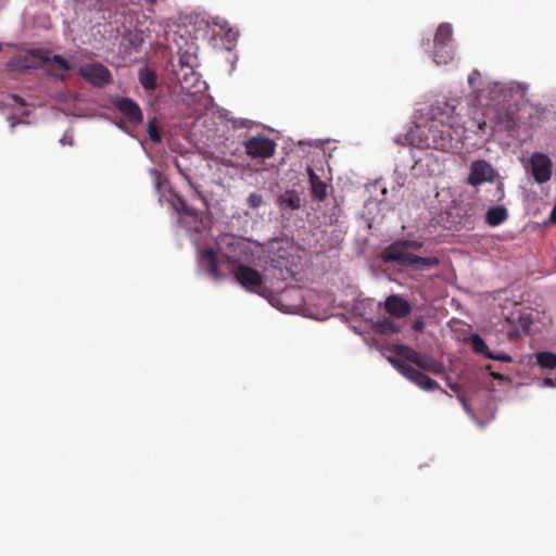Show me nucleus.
<instances>
[{"label": "nucleus", "instance_id": "nucleus-46", "mask_svg": "<svg viewBox=\"0 0 556 556\" xmlns=\"http://www.w3.org/2000/svg\"><path fill=\"white\" fill-rule=\"evenodd\" d=\"M450 387H451V389H452L454 392H457V389H456V387H455V386L450 384Z\"/></svg>", "mask_w": 556, "mask_h": 556}, {"label": "nucleus", "instance_id": "nucleus-42", "mask_svg": "<svg viewBox=\"0 0 556 556\" xmlns=\"http://www.w3.org/2000/svg\"><path fill=\"white\" fill-rule=\"evenodd\" d=\"M54 98L58 101H66V96L64 93H58V94L54 96Z\"/></svg>", "mask_w": 556, "mask_h": 556}, {"label": "nucleus", "instance_id": "nucleus-20", "mask_svg": "<svg viewBox=\"0 0 556 556\" xmlns=\"http://www.w3.org/2000/svg\"><path fill=\"white\" fill-rule=\"evenodd\" d=\"M469 343L476 353L484 355L486 358L509 363L513 357L507 353H493L489 350L484 340L478 333H472L469 337Z\"/></svg>", "mask_w": 556, "mask_h": 556}, {"label": "nucleus", "instance_id": "nucleus-40", "mask_svg": "<svg viewBox=\"0 0 556 556\" xmlns=\"http://www.w3.org/2000/svg\"><path fill=\"white\" fill-rule=\"evenodd\" d=\"M12 99H13L16 103H18L20 105H25V104H26V102L24 101V99H23V98H21L20 96L13 94V96H12Z\"/></svg>", "mask_w": 556, "mask_h": 556}, {"label": "nucleus", "instance_id": "nucleus-37", "mask_svg": "<svg viewBox=\"0 0 556 556\" xmlns=\"http://www.w3.org/2000/svg\"><path fill=\"white\" fill-rule=\"evenodd\" d=\"M540 388H556V378H549L546 377L544 380L539 384Z\"/></svg>", "mask_w": 556, "mask_h": 556}, {"label": "nucleus", "instance_id": "nucleus-9", "mask_svg": "<svg viewBox=\"0 0 556 556\" xmlns=\"http://www.w3.org/2000/svg\"><path fill=\"white\" fill-rule=\"evenodd\" d=\"M453 36V28L448 23L439 25L434 35V51L433 61L440 64H447L453 59V51L451 49V41Z\"/></svg>", "mask_w": 556, "mask_h": 556}, {"label": "nucleus", "instance_id": "nucleus-5", "mask_svg": "<svg viewBox=\"0 0 556 556\" xmlns=\"http://www.w3.org/2000/svg\"><path fill=\"white\" fill-rule=\"evenodd\" d=\"M218 249L228 263L229 270H233L236 264L249 261L251 253L245 239L230 233H224L217 239Z\"/></svg>", "mask_w": 556, "mask_h": 556}, {"label": "nucleus", "instance_id": "nucleus-44", "mask_svg": "<svg viewBox=\"0 0 556 556\" xmlns=\"http://www.w3.org/2000/svg\"><path fill=\"white\" fill-rule=\"evenodd\" d=\"M49 75L55 76V77H63V74H59L56 72H49Z\"/></svg>", "mask_w": 556, "mask_h": 556}, {"label": "nucleus", "instance_id": "nucleus-27", "mask_svg": "<svg viewBox=\"0 0 556 556\" xmlns=\"http://www.w3.org/2000/svg\"><path fill=\"white\" fill-rule=\"evenodd\" d=\"M536 364L541 369L556 368V354L548 351L539 352L535 355Z\"/></svg>", "mask_w": 556, "mask_h": 556}, {"label": "nucleus", "instance_id": "nucleus-30", "mask_svg": "<svg viewBox=\"0 0 556 556\" xmlns=\"http://www.w3.org/2000/svg\"><path fill=\"white\" fill-rule=\"evenodd\" d=\"M50 62L53 63V70H59L61 72H68L73 67V65L60 54H50Z\"/></svg>", "mask_w": 556, "mask_h": 556}, {"label": "nucleus", "instance_id": "nucleus-41", "mask_svg": "<svg viewBox=\"0 0 556 556\" xmlns=\"http://www.w3.org/2000/svg\"><path fill=\"white\" fill-rule=\"evenodd\" d=\"M549 220L556 223V203H555V206L553 207V210H552V212L549 214Z\"/></svg>", "mask_w": 556, "mask_h": 556}, {"label": "nucleus", "instance_id": "nucleus-39", "mask_svg": "<svg viewBox=\"0 0 556 556\" xmlns=\"http://www.w3.org/2000/svg\"><path fill=\"white\" fill-rule=\"evenodd\" d=\"M424 327H425V324L421 319L419 320H416L414 324H413V329L415 331H422L424 330Z\"/></svg>", "mask_w": 556, "mask_h": 556}, {"label": "nucleus", "instance_id": "nucleus-1", "mask_svg": "<svg viewBox=\"0 0 556 556\" xmlns=\"http://www.w3.org/2000/svg\"><path fill=\"white\" fill-rule=\"evenodd\" d=\"M468 85L472 89L467 97L468 115L482 130L488 119H495L510 130L515 125L514 112L510 103H518L526 97L528 87L517 81H486L478 70H473L468 76Z\"/></svg>", "mask_w": 556, "mask_h": 556}, {"label": "nucleus", "instance_id": "nucleus-23", "mask_svg": "<svg viewBox=\"0 0 556 556\" xmlns=\"http://www.w3.org/2000/svg\"><path fill=\"white\" fill-rule=\"evenodd\" d=\"M307 174L309 178L311 191L315 199L323 201L327 194V185L314 172L312 166H307Z\"/></svg>", "mask_w": 556, "mask_h": 556}, {"label": "nucleus", "instance_id": "nucleus-26", "mask_svg": "<svg viewBox=\"0 0 556 556\" xmlns=\"http://www.w3.org/2000/svg\"><path fill=\"white\" fill-rule=\"evenodd\" d=\"M198 66V58L194 52L185 51L180 52L178 56V64L174 66V73L176 74V71H188L195 70Z\"/></svg>", "mask_w": 556, "mask_h": 556}, {"label": "nucleus", "instance_id": "nucleus-16", "mask_svg": "<svg viewBox=\"0 0 556 556\" xmlns=\"http://www.w3.org/2000/svg\"><path fill=\"white\" fill-rule=\"evenodd\" d=\"M114 106L123 114L125 121L132 127L143 122V113L139 104L128 97H118L113 101Z\"/></svg>", "mask_w": 556, "mask_h": 556}, {"label": "nucleus", "instance_id": "nucleus-45", "mask_svg": "<svg viewBox=\"0 0 556 556\" xmlns=\"http://www.w3.org/2000/svg\"><path fill=\"white\" fill-rule=\"evenodd\" d=\"M493 417H494V413L490 409L489 420H491Z\"/></svg>", "mask_w": 556, "mask_h": 556}, {"label": "nucleus", "instance_id": "nucleus-33", "mask_svg": "<svg viewBox=\"0 0 556 556\" xmlns=\"http://www.w3.org/2000/svg\"><path fill=\"white\" fill-rule=\"evenodd\" d=\"M222 30L224 31V35L228 41V43H231L233 41L237 40L238 36H239V33L238 30L233 29V28H230L228 27L227 28V23L223 24L220 26Z\"/></svg>", "mask_w": 556, "mask_h": 556}, {"label": "nucleus", "instance_id": "nucleus-31", "mask_svg": "<svg viewBox=\"0 0 556 556\" xmlns=\"http://www.w3.org/2000/svg\"><path fill=\"white\" fill-rule=\"evenodd\" d=\"M457 399L458 401L460 402V404L463 405L465 412L480 426L482 427L484 424L481 422L475 415L471 406L469 405L467 399L465 397V395L463 393H458L457 392Z\"/></svg>", "mask_w": 556, "mask_h": 556}, {"label": "nucleus", "instance_id": "nucleus-35", "mask_svg": "<svg viewBox=\"0 0 556 556\" xmlns=\"http://www.w3.org/2000/svg\"><path fill=\"white\" fill-rule=\"evenodd\" d=\"M60 142L62 146L68 144L73 146L74 143V136L71 130H66L63 135V137L60 139Z\"/></svg>", "mask_w": 556, "mask_h": 556}, {"label": "nucleus", "instance_id": "nucleus-7", "mask_svg": "<svg viewBox=\"0 0 556 556\" xmlns=\"http://www.w3.org/2000/svg\"><path fill=\"white\" fill-rule=\"evenodd\" d=\"M269 304L278 311L287 314H296L302 308V294L301 289L296 287L285 288L278 294H270L267 292Z\"/></svg>", "mask_w": 556, "mask_h": 556}, {"label": "nucleus", "instance_id": "nucleus-2", "mask_svg": "<svg viewBox=\"0 0 556 556\" xmlns=\"http://www.w3.org/2000/svg\"><path fill=\"white\" fill-rule=\"evenodd\" d=\"M459 104L456 98L433 104L428 112V119L414 130V144L452 153L460 149L466 129Z\"/></svg>", "mask_w": 556, "mask_h": 556}, {"label": "nucleus", "instance_id": "nucleus-15", "mask_svg": "<svg viewBox=\"0 0 556 556\" xmlns=\"http://www.w3.org/2000/svg\"><path fill=\"white\" fill-rule=\"evenodd\" d=\"M199 269L214 280L220 279L225 274L222 270L223 263L219 262L212 248L200 252L197 257Z\"/></svg>", "mask_w": 556, "mask_h": 556}, {"label": "nucleus", "instance_id": "nucleus-4", "mask_svg": "<svg viewBox=\"0 0 556 556\" xmlns=\"http://www.w3.org/2000/svg\"><path fill=\"white\" fill-rule=\"evenodd\" d=\"M419 240H397L388 245L381 252V258L386 263H396L416 271H424L439 266L440 260L435 255L419 256L416 252L422 249Z\"/></svg>", "mask_w": 556, "mask_h": 556}, {"label": "nucleus", "instance_id": "nucleus-11", "mask_svg": "<svg viewBox=\"0 0 556 556\" xmlns=\"http://www.w3.org/2000/svg\"><path fill=\"white\" fill-rule=\"evenodd\" d=\"M292 244L283 239L274 238L267 243L268 256L271 266L279 268L281 271L286 269L289 273L288 263L291 256Z\"/></svg>", "mask_w": 556, "mask_h": 556}, {"label": "nucleus", "instance_id": "nucleus-36", "mask_svg": "<svg viewBox=\"0 0 556 556\" xmlns=\"http://www.w3.org/2000/svg\"><path fill=\"white\" fill-rule=\"evenodd\" d=\"M232 124L235 127H238V128H243V127H251L252 126V122L249 121V119H243V118H236V119H232Z\"/></svg>", "mask_w": 556, "mask_h": 556}, {"label": "nucleus", "instance_id": "nucleus-43", "mask_svg": "<svg viewBox=\"0 0 556 556\" xmlns=\"http://www.w3.org/2000/svg\"><path fill=\"white\" fill-rule=\"evenodd\" d=\"M17 124H25L24 121H18V122H13L11 123V130L13 131L14 127L17 125Z\"/></svg>", "mask_w": 556, "mask_h": 556}, {"label": "nucleus", "instance_id": "nucleus-22", "mask_svg": "<svg viewBox=\"0 0 556 556\" xmlns=\"http://www.w3.org/2000/svg\"><path fill=\"white\" fill-rule=\"evenodd\" d=\"M387 312L394 317H404L412 311L410 304L400 295L392 294L384 302Z\"/></svg>", "mask_w": 556, "mask_h": 556}, {"label": "nucleus", "instance_id": "nucleus-29", "mask_svg": "<svg viewBox=\"0 0 556 556\" xmlns=\"http://www.w3.org/2000/svg\"><path fill=\"white\" fill-rule=\"evenodd\" d=\"M147 131H148V135H149L150 139L154 143H161L162 142L161 129H160L159 125L156 124V119L155 118L149 119V122L147 124Z\"/></svg>", "mask_w": 556, "mask_h": 556}, {"label": "nucleus", "instance_id": "nucleus-17", "mask_svg": "<svg viewBox=\"0 0 556 556\" xmlns=\"http://www.w3.org/2000/svg\"><path fill=\"white\" fill-rule=\"evenodd\" d=\"M247 154L253 159H269L276 151V143L266 137H252L245 141Z\"/></svg>", "mask_w": 556, "mask_h": 556}, {"label": "nucleus", "instance_id": "nucleus-6", "mask_svg": "<svg viewBox=\"0 0 556 556\" xmlns=\"http://www.w3.org/2000/svg\"><path fill=\"white\" fill-rule=\"evenodd\" d=\"M50 63V51L47 49H30L21 53L7 63V68L11 73H24L29 70L38 68L41 65Z\"/></svg>", "mask_w": 556, "mask_h": 556}, {"label": "nucleus", "instance_id": "nucleus-25", "mask_svg": "<svg viewBox=\"0 0 556 556\" xmlns=\"http://www.w3.org/2000/svg\"><path fill=\"white\" fill-rule=\"evenodd\" d=\"M138 79L141 86L148 91L155 90L157 87V76L155 72L147 66L139 70Z\"/></svg>", "mask_w": 556, "mask_h": 556}, {"label": "nucleus", "instance_id": "nucleus-14", "mask_svg": "<svg viewBox=\"0 0 556 556\" xmlns=\"http://www.w3.org/2000/svg\"><path fill=\"white\" fill-rule=\"evenodd\" d=\"M83 78L94 87H104L112 80V75L106 66L101 63H90L79 67Z\"/></svg>", "mask_w": 556, "mask_h": 556}, {"label": "nucleus", "instance_id": "nucleus-3", "mask_svg": "<svg viewBox=\"0 0 556 556\" xmlns=\"http://www.w3.org/2000/svg\"><path fill=\"white\" fill-rule=\"evenodd\" d=\"M154 188L160 193V200L164 199L179 215V224L188 236L200 233L204 228L202 214L187 206L184 199L169 186L167 178L157 169H150Z\"/></svg>", "mask_w": 556, "mask_h": 556}, {"label": "nucleus", "instance_id": "nucleus-38", "mask_svg": "<svg viewBox=\"0 0 556 556\" xmlns=\"http://www.w3.org/2000/svg\"><path fill=\"white\" fill-rule=\"evenodd\" d=\"M176 167L180 175L185 178V180L188 182V185L193 188L198 193L199 191L195 189L193 182L191 181L190 177L186 174V172L180 167V165L176 162Z\"/></svg>", "mask_w": 556, "mask_h": 556}, {"label": "nucleus", "instance_id": "nucleus-12", "mask_svg": "<svg viewBox=\"0 0 556 556\" xmlns=\"http://www.w3.org/2000/svg\"><path fill=\"white\" fill-rule=\"evenodd\" d=\"M401 352L406 361L414 363L424 370L435 375L443 374L445 370V367L441 362L437 361L434 357L427 353L417 352L408 346H402Z\"/></svg>", "mask_w": 556, "mask_h": 556}, {"label": "nucleus", "instance_id": "nucleus-32", "mask_svg": "<svg viewBox=\"0 0 556 556\" xmlns=\"http://www.w3.org/2000/svg\"><path fill=\"white\" fill-rule=\"evenodd\" d=\"M247 202H248L250 207L256 210V208L262 206V204H263V197L260 193L252 192V193L249 194Z\"/></svg>", "mask_w": 556, "mask_h": 556}, {"label": "nucleus", "instance_id": "nucleus-19", "mask_svg": "<svg viewBox=\"0 0 556 556\" xmlns=\"http://www.w3.org/2000/svg\"><path fill=\"white\" fill-rule=\"evenodd\" d=\"M494 176L495 170L490 163L484 160L475 161L470 165L468 184L476 187L482 182L493 180Z\"/></svg>", "mask_w": 556, "mask_h": 556}, {"label": "nucleus", "instance_id": "nucleus-48", "mask_svg": "<svg viewBox=\"0 0 556 556\" xmlns=\"http://www.w3.org/2000/svg\"><path fill=\"white\" fill-rule=\"evenodd\" d=\"M153 2H156L157 0H152Z\"/></svg>", "mask_w": 556, "mask_h": 556}, {"label": "nucleus", "instance_id": "nucleus-28", "mask_svg": "<svg viewBox=\"0 0 556 556\" xmlns=\"http://www.w3.org/2000/svg\"><path fill=\"white\" fill-rule=\"evenodd\" d=\"M375 327L377 331L386 334L396 333L400 330L399 326L394 323V320H392L389 317L379 319L376 323Z\"/></svg>", "mask_w": 556, "mask_h": 556}, {"label": "nucleus", "instance_id": "nucleus-8", "mask_svg": "<svg viewBox=\"0 0 556 556\" xmlns=\"http://www.w3.org/2000/svg\"><path fill=\"white\" fill-rule=\"evenodd\" d=\"M390 363L397 369L405 378H407L410 382L416 384L418 388L425 391H434L440 390L442 393L450 396V394L442 390L438 382L428 377L427 375L420 372L419 370L412 367L406 361L389 357Z\"/></svg>", "mask_w": 556, "mask_h": 556}, {"label": "nucleus", "instance_id": "nucleus-13", "mask_svg": "<svg viewBox=\"0 0 556 556\" xmlns=\"http://www.w3.org/2000/svg\"><path fill=\"white\" fill-rule=\"evenodd\" d=\"M176 78L182 92L197 96L205 92L208 85L204 81L195 70L176 71Z\"/></svg>", "mask_w": 556, "mask_h": 556}, {"label": "nucleus", "instance_id": "nucleus-24", "mask_svg": "<svg viewBox=\"0 0 556 556\" xmlns=\"http://www.w3.org/2000/svg\"><path fill=\"white\" fill-rule=\"evenodd\" d=\"M508 217L507 208L503 205L490 207L485 214V223L492 227L503 224Z\"/></svg>", "mask_w": 556, "mask_h": 556}, {"label": "nucleus", "instance_id": "nucleus-21", "mask_svg": "<svg viewBox=\"0 0 556 556\" xmlns=\"http://www.w3.org/2000/svg\"><path fill=\"white\" fill-rule=\"evenodd\" d=\"M277 204L281 212L298 211L302 207L303 201L299 191L288 189L278 195Z\"/></svg>", "mask_w": 556, "mask_h": 556}, {"label": "nucleus", "instance_id": "nucleus-18", "mask_svg": "<svg viewBox=\"0 0 556 556\" xmlns=\"http://www.w3.org/2000/svg\"><path fill=\"white\" fill-rule=\"evenodd\" d=\"M529 163L533 179L538 184H544L551 179L553 164L546 154L535 152L531 155Z\"/></svg>", "mask_w": 556, "mask_h": 556}, {"label": "nucleus", "instance_id": "nucleus-34", "mask_svg": "<svg viewBox=\"0 0 556 556\" xmlns=\"http://www.w3.org/2000/svg\"><path fill=\"white\" fill-rule=\"evenodd\" d=\"M211 159L224 166H227V167L233 165L231 157L227 156L225 153L216 154V155H214V153H212Z\"/></svg>", "mask_w": 556, "mask_h": 556}, {"label": "nucleus", "instance_id": "nucleus-47", "mask_svg": "<svg viewBox=\"0 0 556 556\" xmlns=\"http://www.w3.org/2000/svg\"><path fill=\"white\" fill-rule=\"evenodd\" d=\"M2 49V43L0 42V50Z\"/></svg>", "mask_w": 556, "mask_h": 556}, {"label": "nucleus", "instance_id": "nucleus-10", "mask_svg": "<svg viewBox=\"0 0 556 556\" xmlns=\"http://www.w3.org/2000/svg\"><path fill=\"white\" fill-rule=\"evenodd\" d=\"M235 273V279L248 291L267 296V289L263 283L261 274L247 265L239 264L232 270Z\"/></svg>", "mask_w": 556, "mask_h": 556}]
</instances>
